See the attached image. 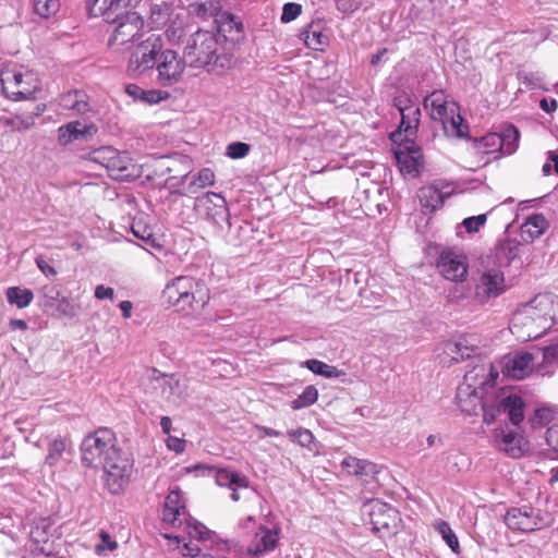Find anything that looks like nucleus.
Segmentation results:
<instances>
[{"instance_id":"nucleus-1","label":"nucleus","mask_w":558,"mask_h":558,"mask_svg":"<svg viewBox=\"0 0 558 558\" xmlns=\"http://www.w3.org/2000/svg\"><path fill=\"white\" fill-rule=\"evenodd\" d=\"M81 460L85 466L104 470L106 485L113 494L129 483L133 470V460L118 447L117 437L109 428H99L83 439Z\"/></svg>"},{"instance_id":"nucleus-2","label":"nucleus","mask_w":558,"mask_h":558,"mask_svg":"<svg viewBox=\"0 0 558 558\" xmlns=\"http://www.w3.org/2000/svg\"><path fill=\"white\" fill-rule=\"evenodd\" d=\"M553 316L551 296L537 294L513 313L510 330L521 341L537 339L551 328Z\"/></svg>"},{"instance_id":"nucleus-3","label":"nucleus","mask_w":558,"mask_h":558,"mask_svg":"<svg viewBox=\"0 0 558 558\" xmlns=\"http://www.w3.org/2000/svg\"><path fill=\"white\" fill-rule=\"evenodd\" d=\"M184 58L190 66L214 74H222L233 64V57L226 52L217 35L209 31L199 29L190 36Z\"/></svg>"},{"instance_id":"nucleus-4","label":"nucleus","mask_w":558,"mask_h":558,"mask_svg":"<svg viewBox=\"0 0 558 558\" xmlns=\"http://www.w3.org/2000/svg\"><path fill=\"white\" fill-rule=\"evenodd\" d=\"M167 303L185 314L198 312L209 301L206 286L190 276H179L167 283L162 291Z\"/></svg>"},{"instance_id":"nucleus-5","label":"nucleus","mask_w":558,"mask_h":558,"mask_svg":"<svg viewBox=\"0 0 558 558\" xmlns=\"http://www.w3.org/2000/svg\"><path fill=\"white\" fill-rule=\"evenodd\" d=\"M424 107L428 110L432 120L441 123L446 135L457 138L468 136L469 126L463 123L458 104L449 100L444 90H434L427 95L424 98Z\"/></svg>"},{"instance_id":"nucleus-6","label":"nucleus","mask_w":558,"mask_h":558,"mask_svg":"<svg viewBox=\"0 0 558 558\" xmlns=\"http://www.w3.org/2000/svg\"><path fill=\"white\" fill-rule=\"evenodd\" d=\"M163 45V39L158 34H150L146 39L138 41L129 58V75L138 77L153 70Z\"/></svg>"},{"instance_id":"nucleus-7","label":"nucleus","mask_w":558,"mask_h":558,"mask_svg":"<svg viewBox=\"0 0 558 558\" xmlns=\"http://www.w3.org/2000/svg\"><path fill=\"white\" fill-rule=\"evenodd\" d=\"M524 401L518 395L501 396L490 402L487 393L481 411L486 424L494 423L500 413H507L510 422L513 425H519L524 418Z\"/></svg>"},{"instance_id":"nucleus-8","label":"nucleus","mask_w":558,"mask_h":558,"mask_svg":"<svg viewBox=\"0 0 558 558\" xmlns=\"http://www.w3.org/2000/svg\"><path fill=\"white\" fill-rule=\"evenodd\" d=\"M106 22L114 25L108 46L116 50L129 43L137 41L144 25L142 17L131 9L121 12L114 21Z\"/></svg>"},{"instance_id":"nucleus-9","label":"nucleus","mask_w":558,"mask_h":558,"mask_svg":"<svg viewBox=\"0 0 558 558\" xmlns=\"http://www.w3.org/2000/svg\"><path fill=\"white\" fill-rule=\"evenodd\" d=\"M87 160L98 163L107 169L109 175L116 180H123L131 175L129 168L131 159L111 146H104L87 154Z\"/></svg>"},{"instance_id":"nucleus-10","label":"nucleus","mask_w":558,"mask_h":558,"mask_svg":"<svg viewBox=\"0 0 558 558\" xmlns=\"http://www.w3.org/2000/svg\"><path fill=\"white\" fill-rule=\"evenodd\" d=\"M187 61L172 49L161 48L154 69L157 71V82L162 87H170L178 84L185 71Z\"/></svg>"},{"instance_id":"nucleus-11","label":"nucleus","mask_w":558,"mask_h":558,"mask_svg":"<svg viewBox=\"0 0 558 558\" xmlns=\"http://www.w3.org/2000/svg\"><path fill=\"white\" fill-rule=\"evenodd\" d=\"M364 513L369 518L372 531L383 535H392L397 529L399 512L390 505L378 499L369 500L364 505Z\"/></svg>"},{"instance_id":"nucleus-12","label":"nucleus","mask_w":558,"mask_h":558,"mask_svg":"<svg viewBox=\"0 0 558 558\" xmlns=\"http://www.w3.org/2000/svg\"><path fill=\"white\" fill-rule=\"evenodd\" d=\"M194 210L198 217L218 227L229 222L228 204L221 194L207 192L197 196L194 202Z\"/></svg>"},{"instance_id":"nucleus-13","label":"nucleus","mask_w":558,"mask_h":558,"mask_svg":"<svg viewBox=\"0 0 558 558\" xmlns=\"http://www.w3.org/2000/svg\"><path fill=\"white\" fill-rule=\"evenodd\" d=\"M33 74L21 71H4L1 75V90L11 100L19 101L31 98L38 89L35 82L32 85Z\"/></svg>"},{"instance_id":"nucleus-14","label":"nucleus","mask_w":558,"mask_h":558,"mask_svg":"<svg viewBox=\"0 0 558 558\" xmlns=\"http://www.w3.org/2000/svg\"><path fill=\"white\" fill-rule=\"evenodd\" d=\"M507 526L514 531L532 532L543 525L541 510L532 506L511 508L505 515Z\"/></svg>"},{"instance_id":"nucleus-15","label":"nucleus","mask_w":558,"mask_h":558,"mask_svg":"<svg viewBox=\"0 0 558 558\" xmlns=\"http://www.w3.org/2000/svg\"><path fill=\"white\" fill-rule=\"evenodd\" d=\"M439 272L447 280L464 281L468 276L466 257L453 250H444L437 260Z\"/></svg>"},{"instance_id":"nucleus-16","label":"nucleus","mask_w":558,"mask_h":558,"mask_svg":"<svg viewBox=\"0 0 558 558\" xmlns=\"http://www.w3.org/2000/svg\"><path fill=\"white\" fill-rule=\"evenodd\" d=\"M395 106L399 110L401 114V122L399 125V131L393 132L391 134V140L397 142V138L404 133L405 140H410L416 133L421 110L418 107L414 106L409 98H395Z\"/></svg>"},{"instance_id":"nucleus-17","label":"nucleus","mask_w":558,"mask_h":558,"mask_svg":"<svg viewBox=\"0 0 558 558\" xmlns=\"http://www.w3.org/2000/svg\"><path fill=\"white\" fill-rule=\"evenodd\" d=\"M506 290L505 277L500 270L489 269L484 271L475 287L474 296L481 304L496 299Z\"/></svg>"},{"instance_id":"nucleus-18","label":"nucleus","mask_w":558,"mask_h":558,"mask_svg":"<svg viewBox=\"0 0 558 558\" xmlns=\"http://www.w3.org/2000/svg\"><path fill=\"white\" fill-rule=\"evenodd\" d=\"M151 385L169 402H177L186 396V379L175 374H158L151 378Z\"/></svg>"},{"instance_id":"nucleus-19","label":"nucleus","mask_w":558,"mask_h":558,"mask_svg":"<svg viewBox=\"0 0 558 558\" xmlns=\"http://www.w3.org/2000/svg\"><path fill=\"white\" fill-rule=\"evenodd\" d=\"M498 376L499 373L493 364H478L465 373L460 386L488 393V389L495 386Z\"/></svg>"},{"instance_id":"nucleus-20","label":"nucleus","mask_w":558,"mask_h":558,"mask_svg":"<svg viewBox=\"0 0 558 558\" xmlns=\"http://www.w3.org/2000/svg\"><path fill=\"white\" fill-rule=\"evenodd\" d=\"M534 367V356L530 352H515L504 357L502 373L512 379H523Z\"/></svg>"},{"instance_id":"nucleus-21","label":"nucleus","mask_w":558,"mask_h":558,"mask_svg":"<svg viewBox=\"0 0 558 558\" xmlns=\"http://www.w3.org/2000/svg\"><path fill=\"white\" fill-rule=\"evenodd\" d=\"M86 7L90 15L114 21L121 12L131 9V0H87Z\"/></svg>"},{"instance_id":"nucleus-22","label":"nucleus","mask_w":558,"mask_h":558,"mask_svg":"<svg viewBox=\"0 0 558 558\" xmlns=\"http://www.w3.org/2000/svg\"><path fill=\"white\" fill-rule=\"evenodd\" d=\"M495 444L500 451L513 459L522 457L525 451L523 436L514 430H496Z\"/></svg>"},{"instance_id":"nucleus-23","label":"nucleus","mask_w":558,"mask_h":558,"mask_svg":"<svg viewBox=\"0 0 558 558\" xmlns=\"http://www.w3.org/2000/svg\"><path fill=\"white\" fill-rule=\"evenodd\" d=\"M186 517H189V513L182 504L181 494L178 490H171L165 500L162 510L163 522L181 527Z\"/></svg>"},{"instance_id":"nucleus-24","label":"nucleus","mask_w":558,"mask_h":558,"mask_svg":"<svg viewBox=\"0 0 558 558\" xmlns=\"http://www.w3.org/2000/svg\"><path fill=\"white\" fill-rule=\"evenodd\" d=\"M401 172L411 174L417 171L421 158V149L412 140H407L400 144L395 151Z\"/></svg>"},{"instance_id":"nucleus-25","label":"nucleus","mask_w":558,"mask_h":558,"mask_svg":"<svg viewBox=\"0 0 558 558\" xmlns=\"http://www.w3.org/2000/svg\"><path fill=\"white\" fill-rule=\"evenodd\" d=\"M300 38L307 48L315 51H323L329 41V37L325 33V23L322 20L312 21L301 31Z\"/></svg>"},{"instance_id":"nucleus-26","label":"nucleus","mask_w":558,"mask_h":558,"mask_svg":"<svg viewBox=\"0 0 558 558\" xmlns=\"http://www.w3.org/2000/svg\"><path fill=\"white\" fill-rule=\"evenodd\" d=\"M417 196L422 211L424 214H433L442 207L445 199L449 196V193H442L441 186L438 183H433L421 187Z\"/></svg>"},{"instance_id":"nucleus-27","label":"nucleus","mask_w":558,"mask_h":558,"mask_svg":"<svg viewBox=\"0 0 558 558\" xmlns=\"http://www.w3.org/2000/svg\"><path fill=\"white\" fill-rule=\"evenodd\" d=\"M278 539L277 531L259 526L258 532L255 533L254 538L247 546V554L254 557H259L265 553L272 550L277 546Z\"/></svg>"},{"instance_id":"nucleus-28","label":"nucleus","mask_w":558,"mask_h":558,"mask_svg":"<svg viewBox=\"0 0 558 558\" xmlns=\"http://www.w3.org/2000/svg\"><path fill=\"white\" fill-rule=\"evenodd\" d=\"M487 393L469 389L468 386H459L457 390V402L462 412L470 415H477Z\"/></svg>"},{"instance_id":"nucleus-29","label":"nucleus","mask_w":558,"mask_h":558,"mask_svg":"<svg viewBox=\"0 0 558 558\" xmlns=\"http://www.w3.org/2000/svg\"><path fill=\"white\" fill-rule=\"evenodd\" d=\"M206 470L210 475L214 476L215 482L218 486L232 488L248 486V480L244 475H240L239 473H233L228 469H218L215 466H207Z\"/></svg>"},{"instance_id":"nucleus-30","label":"nucleus","mask_w":558,"mask_h":558,"mask_svg":"<svg viewBox=\"0 0 558 558\" xmlns=\"http://www.w3.org/2000/svg\"><path fill=\"white\" fill-rule=\"evenodd\" d=\"M548 228V221L542 214H533L521 226V236L524 241L533 242Z\"/></svg>"},{"instance_id":"nucleus-31","label":"nucleus","mask_w":558,"mask_h":558,"mask_svg":"<svg viewBox=\"0 0 558 558\" xmlns=\"http://www.w3.org/2000/svg\"><path fill=\"white\" fill-rule=\"evenodd\" d=\"M72 453V441L68 437H57L48 446V454L46 457V464L49 466L57 465L64 457V454Z\"/></svg>"},{"instance_id":"nucleus-32","label":"nucleus","mask_w":558,"mask_h":558,"mask_svg":"<svg viewBox=\"0 0 558 558\" xmlns=\"http://www.w3.org/2000/svg\"><path fill=\"white\" fill-rule=\"evenodd\" d=\"M63 109L71 110L77 114H84L90 110L88 97L84 92L74 90L61 97Z\"/></svg>"},{"instance_id":"nucleus-33","label":"nucleus","mask_w":558,"mask_h":558,"mask_svg":"<svg viewBox=\"0 0 558 558\" xmlns=\"http://www.w3.org/2000/svg\"><path fill=\"white\" fill-rule=\"evenodd\" d=\"M519 243L512 240L499 242L494 250L496 263L500 267H507L519 255Z\"/></svg>"},{"instance_id":"nucleus-34","label":"nucleus","mask_w":558,"mask_h":558,"mask_svg":"<svg viewBox=\"0 0 558 558\" xmlns=\"http://www.w3.org/2000/svg\"><path fill=\"white\" fill-rule=\"evenodd\" d=\"M173 538L179 544L183 543V548H182L183 556H189L191 558H225L223 556L218 554V549L215 553H209L206 545L201 547L196 543L185 542L184 536H174Z\"/></svg>"},{"instance_id":"nucleus-35","label":"nucleus","mask_w":558,"mask_h":558,"mask_svg":"<svg viewBox=\"0 0 558 558\" xmlns=\"http://www.w3.org/2000/svg\"><path fill=\"white\" fill-rule=\"evenodd\" d=\"M0 124L11 128L12 131L22 132L35 125L34 116L31 113H16L11 117H1Z\"/></svg>"},{"instance_id":"nucleus-36","label":"nucleus","mask_w":558,"mask_h":558,"mask_svg":"<svg viewBox=\"0 0 558 558\" xmlns=\"http://www.w3.org/2000/svg\"><path fill=\"white\" fill-rule=\"evenodd\" d=\"M184 531L190 537L189 542H206L210 536V531L201 522L194 520L190 515L183 520Z\"/></svg>"},{"instance_id":"nucleus-37","label":"nucleus","mask_w":558,"mask_h":558,"mask_svg":"<svg viewBox=\"0 0 558 558\" xmlns=\"http://www.w3.org/2000/svg\"><path fill=\"white\" fill-rule=\"evenodd\" d=\"M5 295L8 302L16 305L19 308L28 306L34 299V294L29 289H21L20 287L8 288Z\"/></svg>"},{"instance_id":"nucleus-38","label":"nucleus","mask_w":558,"mask_h":558,"mask_svg":"<svg viewBox=\"0 0 558 558\" xmlns=\"http://www.w3.org/2000/svg\"><path fill=\"white\" fill-rule=\"evenodd\" d=\"M475 145L482 154L502 153L504 140L499 133H488L480 140H475Z\"/></svg>"},{"instance_id":"nucleus-39","label":"nucleus","mask_w":558,"mask_h":558,"mask_svg":"<svg viewBox=\"0 0 558 558\" xmlns=\"http://www.w3.org/2000/svg\"><path fill=\"white\" fill-rule=\"evenodd\" d=\"M304 365L314 374L324 376L326 378H337L343 374V372L339 371L337 367L315 359L305 361Z\"/></svg>"},{"instance_id":"nucleus-40","label":"nucleus","mask_w":558,"mask_h":558,"mask_svg":"<svg viewBox=\"0 0 558 558\" xmlns=\"http://www.w3.org/2000/svg\"><path fill=\"white\" fill-rule=\"evenodd\" d=\"M499 136L504 140L502 154H513L518 147L520 137L518 129L513 125H509L504 130L502 133L499 134Z\"/></svg>"},{"instance_id":"nucleus-41","label":"nucleus","mask_w":558,"mask_h":558,"mask_svg":"<svg viewBox=\"0 0 558 558\" xmlns=\"http://www.w3.org/2000/svg\"><path fill=\"white\" fill-rule=\"evenodd\" d=\"M215 183V173L209 168H203L198 174L190 182L189 193H196L198 189L210 186Z\"/></svg>"},{"instance_id":"nucleus-42","label":"nucleus","mask_w":558,"mask_h":558,"mask_svg":"<svg viewBox=\"0 0 558 558\" xmlns=\"http://www.w3.org/2000/svg\"><path fill=\"white\" fill-rule=\"evenodd\" d=\"M318 391L314 386H307L303 392L291 401V408L293 410H300L314 404L317 401Z\"/></svg>"},{"instance_id":"nucleus-43","label":"nucleus","mask_w":558,"mask_h":558,"mask_svg":"<svg viewBox=\"0 0 558 558\" xmlns=\"http://www.w3.org/2000/svg\"><path fill=\"white\" fill-rule=\"evenodd\" d=\"M336 8L343 14H352L360 9H368L373 5V0H335Z\"/></svg>"},{"instance_id":"nucleus-44","label":"nucleus","mask_w":558,"mask_h":558,"mask_svg":"<svg viewBox=\"0 0 558 558\" xmlns=\"http://www.w3.org/2000/svg\"><path fill=\"white\" fill-rule=\"evenodd\" d=\"M59 0H34V11L44 19H49L59 11Z\"/></svg>"},{"instance_id":"nucleus-45","label":"nucleus","mask_w":558,"mask_h":558,"mask_svg":"<svg viewBox=\"0 0 558 558\" xmlns=\"http://www.w3.org/2000/svg\"><path fill=\"white\" fill-rule=\"evenodd\" d=\"M379 473V468L377 464L367 461L361 460L355 472V476H357L361 481L368 483L371 480H375V476Z\"/></svg>"},{"instance_id":"nucleus-46","label":"nucleus","mask_w":558,"mask_h":558,"mask_svg":"<svg viewBox=\"0 0 558 558\" xmlns=\"http://www.w3.org/2000/svg\"><path fill=\"white\" fill-rule=\"evenodd\" d=\"M71 131H73L74 141H85L92 137L96 132L97 128L94 124H83L80 121L70 122Z\"/></svg>"},{"instance_id":"nucleus-47","label":"nucleus","mask_w":558,"mask_h":558,"mask_svg":"<svg viewBox=\"0 0 558 558\" xmlns=\"http://www.w3.org/2000/svg\"><path fill=\"white\" fill-rule=\"evenodd\" d=\"M446 350L448 353L452 354V360L456 362L470 357L474 352L473 348H469L463 344L462 341L449 342Z\"/></svg>"},{"instance_id":"nucleus-48","label":"nucleus","mask_w":558,"mask_h":558,"mask_svg":"<svg viewBox=\"0 0 558 558\" xmlns=\"http://www.w3.org/2000/svg\"><path fill=\"white\" fill-rule=\"evenodd\" d=\"M438 532L441 534L444 541L447 543V545L452 549V551L458 553L459 551V542L456 536V534L452 532L449 524L445 521H441L437 525Z\"/></svg>"},{"instance_id":"nucleus-49","label":"nucleus","mask_w":558,"mask_h":558,"mask_svg":"<svg viewBox=\"0 0 558 558\" xmlns=\"http://www.w3.org/2000/svg\"><path fill=\"white\" fill-rule=\"evenodd\" d=\"M41 305L44 307L54 306L60 296V291L56 286H45L40 290Z\"/></svg>"},{"instance_id":"nucleus-50","label":"nucleus","mask_w":558,"mask_h":558,"mask_svg":"<svg viewBox=\"0 0 558 558\" xmlns=\"http://www.w3.org/2000/svg\"><path fill=\"white\" fill-rule=\"evenodd\" d=\"M288 436L292 441L298 442L302 447H310L313 442V434L306 428H298L288 432Z\"/></svg>"},{"instance_id":"nucleus-51","label":"nucleus","mask_w":558,"mask_h":558,"mask_svg":"<svg viewBox=\"0 0 558 558\" xmlns=\"http://www.w3.org/2000/svg\"><path fill=\"white\" fill-rule=\"evenodd\" d=\"M302 13V5L295 2H288L283 4L282 13H281V22L290 23L298 19Z\"/></svg>"},{"instance_id":"nucleus-52","label":"nucleus","mask_w":558,"mask_h":558,"mask_svg":"<svg viewBox=\"0 0 558 558\" xmlns=\"http://www.w3.org/2000/svg\"><path fill=\"white\" fill-rule=\"evenodd\" d=\"M132 232L137 239L142 240L145 244L155 246L156 241L150 228L143 226L141 223H134L132 226Z\"/></svg>"},{"instance_id":"nucleus-53","label":"nucleus","mask_w":558,"mask_h":558,"mask_svg":"<svg viewBox=\"0 0 558 558\" xmlns=\"http://www.w3.org/2000/svg\"><path fill=\"white\" fill-rule=\"evenodd\" d=\"M554 415L550 409L539 408L535 410L534 415L530 418L533 427L544 426L553 420Z\"/></svg>"},{"instance_id":"nucleus-54","label":"nucleus","mask_w":558,"mask_h":558,"mask_svg":"<svg viewBox=\"0 0 558 558\" xmlns=\"http://www.w3.org/2000/svg\"><path fill=\"white\" fill-rule=\"evenodd\" d=\"M250 153V145L242 142H233L227 146V156L232 159H240Z\"/></svg>"},{"instance_id":"nucleus-55","label":"nucleus","mask_w":558,"mask_h":558,"mask_svg":"<svg viewBox=\"0 0 558 558\" xmlns=\"http://www.w3.org/2000/svg\"><path fill=\"white\" fill-rule=\"evenodd\" d=\"M487 220L486 214H481L477 216H472L463 219L462 226L465 228L466 232L474 233L480 230L481 227L485 225Z\"/></svg>"},{"instance_id":"nucleus-56","label":"nucleus","mask_w":558,"mask_h":558,"mask_svg":"<svg viewBox=\"0 0 558 558\" xmlns=\"http://www.w3.org/2000/svg\"><path fill=\"white\" fill-rule=\"evenodd\" d=\"M100 536V543L96 546V551L100 554L101 551L108 549L110 551H113L118 547V543L113 541L110 536V534L104 530L99 533Z\"/></svg>"},{"instance_id":"nucleus-57","label":"nucleus","mask_w":558,"mask_h":558,"mask_svg":"<svg viewBox=\"0 0 558 558\" xmlns=\"http://www.w3.org/2000/svg\"><path fill=\"white\" fill-rule=\"evenodd\" d=\"M58 133H59L58 140L61 145H68L70 143L74 142L73 136H72L73 131H71L70 123L60 126L58 130Z\"/></svg>"},{"instance_id":"nucleus-58","label":"nucleus","mask_w":558,"mask_h":558,"mask_svg":"<svg viewBox=\"0 0 558 558\" xmlns=\"http://www.w3.org/2000/svg\"><path fill=\"white\" fill-rule=\"evenodd\" d=\"M35 263L37 265V267L40 269V271L46 276V277H56L57 276V270L50 266L45 259L43 256H38L36 257L35 259Z\"/></svg>"},{"instance_id":"nucleus-59","label":"nucleus","mask_w":558,"mask_h":558,"mask_svg":"<svg viewBox=\"0 0 558 558\" xmlns=\"http://www.w3.org/2000/svg\"><path fill=\"white\" fill-rule=\"evenodd\" d=\"M546 440L558 452V424L550 426L546 433Z\"/></svg>"},{"instance_id":"nucleus-60","label":"nucleus","mask_w":558,"mask_h":558,"mask_svg":"<svg viewBox=\"0 0 558 558\" xmlns=\"http://www.w3.org/2000/svg\"><path fill=\"white\" fill-rule=\"evenodd\" d=\"M95 298L98 300L108 299L112 301L114 298V290L112 288L99 284L95 289Z\"/></svg>"},{"instance_id":"nucleus-61","label":"nucleus","mask_w":558,"mask_h":558,"mask_svg":"<svg viewBox=\"0 0 558 558\" xmlns=\"http://www.w3.org/2000/svg\"><path fill=\"white\" fill-rule=\"evenodd\" d=\"M543 357L546 363H554L558 361V344L544 348Z\"/></svg>"},{"instance_id":"nucleus-62","label":"nucleus","mask_w":558,"mask_h":558,"mask_svg":"<svg viewBox=\"0 0 558 558\" xmlns=\"http://www.w3.org/2000/svg\"><path fill=\"white\" fill-rule=\"evenodd\" d=\"M189 175V171H187V167L185 168V171L179 175H170L169 178H167L166 180V184L170 187V189H178L183 182L184 180L187 178Z\"/></svg>"},{"instance_id":"nucleus-63","label":"nucleus","mask_w":558,"mask_h":558,"mask_svg":"<svg viewBox=\"0 0 558 558\" xmlns=\"http://www.w3.org/2000/svg\"><path fill=\"white\" fill-rule=\"evenodd\" d=\"M360 463V459L354 457H348L343 459L341 465L343 469H345L350 474H355L357 466Z\"/></svg>"},{"instance_id":"nucleus-64","label":"nucleus","mask_w":558,"mask_h":558,"mask_svg":"<svg viewBox=\"0 0 558 558\" xmlns=\"http://www.w3.org/2000/svg\"><path fill=\"white\" fill-rule=\"evenodd\" d=\"M151 23L159 26V25H162L166 23L167 21V16L166 14L161 11V9L157 8V7H154L151 9Z\"/></svg>"}]
</instances>
